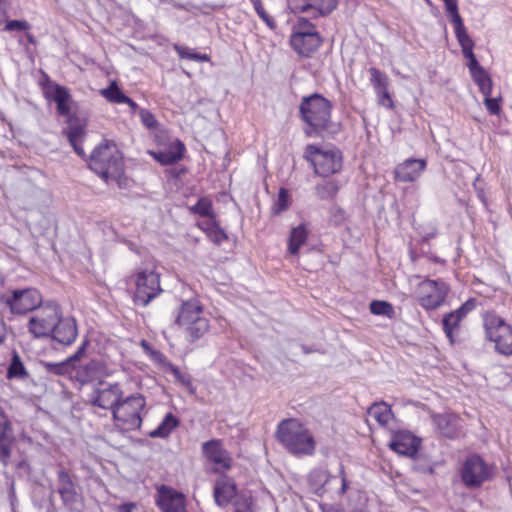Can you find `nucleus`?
<instances>
[{"label": "nucleus", "instance_id": "1", "mask_svg": "<svg viewBox=\"0 0 512 512\" xmlns=\"http://www.w3.org/2000/svg\"><path fill=\"white\" fill-rule=\"evenodd\" d=\"M39 84L44 98L48 102H54L56 104L58 115L66 117V123L68 125L62 129V134L67 137L74 152L79 157L84 158L86 154L82 142L86 135V130L83 125L74 123L76 117L71 113V103L73 99L69 89L56 82H52L46 73H44V77Z\"/></svg>", "mask_w": 512, "mask_h": 512}, {"label": "nucleus", "instance_id": "2", "mask_svg": "<svg viewBox=\"0 0 512 512\" xmlns=\"http://www.w3.org/2000/svg\"><path fill=\"white\" fill-rule=\"evenodd\" d=\"M298 108L306 137H324V133L336 134L339 131V124L331 119L333 104L322 94L316 92L302 97Z\"/></svg>", "mask_w": 512, "mask_h": 512}, {"label": "nucleus", "instance_id": "3", "mask_svg": "<svg viewBox=\"0 0 512 512\" xmlns=\"http://www.w3.org/2000/svg\"><path fill=\"white\" fill-rule=\"evenodd\" d=\"M279 443L293 456L301 458L314 455L316 440L311 431L298 419L282 420L276 430Z\"/></svg>", "mask_w": 512, "mask_h": 512}, {"label": "nucleus", "instance_id": "4", "mask_svg": "<svg viewBox=\"0 0 512 512\" xmlns=\"http://www.w3.org/2000/svg\"><path fill=\"white\" fill-rule=\"evenodd\" d=\"M89 167L106 182L109 180L119 182L124 174L122 153L116 145H111L105 141L97 145L90 154Z\"/></svg>", "mask_w": 512, "mask_h": 512}, {"label": "nucleus", "instance_id": "5", "mask_svg": "<svg viewBox=\"0 0 512 512\" xmlns=\"http://www.w3.org/2000/svg\"><path fill=\"white\" fill-rule=\"evenodd\" d=\"M175 324L185 327L186 339L191 343L203 337L209 330V321L203 315V306L196 299L182 302Z\"/></svg>", "mask_w": 512, "mask_h": 512}, {"label": "nucleus", "instance_id": "6", "mask_svg": "<svg viewBox=\"0 0 512 512\" xmlns=\"http://www.w3.org/2000/svg\"><path fill=\"white\" fill-rule=\"evenodd\" d=\"M485 340L495 344V350L509 356L512 354V327L494 311L482 313Z\"/></svg>", "mask_w": 512, "mask_h": 512}, {"label": "nucleus", "instance_id": "7", "mask_svg": "<svg viewBox=\"0 0 512 512\" xmlns=\"http://www.w3.org/2000/svg\"><path fill=\"white\" fill-rule=\"evenodd\" d=\"M303 157L314 167L315 174L323 178L339 172L342 168V152L337 148L324 149L308 144Z\"/></svg>", "mask_w": 512, "mask_h": 512}, {"label": "nucleus", "instance_id": "8", "mask_svg": "<svg viewBox=\"0 0 512 512\" xmlns=\"http://www.w3.org/2000/svg\"><path fill=\"white\" fill-rule=\"evenodd\" d=\"M459 476L468 489H477L494 476L493 465L488 464L479 454H471L465 458Z\"/></svg>", "mask_w": 512, "mask_h": 512}, {"label": "nucleus", "instance_id": "9", "mask_svg": "<svg viewBox=\"0 0 512 512\" xmlns=\"http://www.w3.org/2000/svg\"><path fill=\"white\" fill-rule=\"evenodd\" d=\"M145 406L146 399L140 393L132 394L126 398L122 397L113 411V419L122 423L127 430H139L143 422L141 413Z\"/></svg>", "mask_w": 512, "mask_h": 512}, {"label": "nucleus", "instance_id": "10", "mask_svg": "<svg viewBox=\"0 0 512 512\" xmlns=\"http://www.w3.org/2000/svg\"><path fill=\"white\" fill-rule=\"evenodd\" d=\"M61 315V307L56 301L42 302L37 313L29 319V332L37 338L51 336Z\"/></svg>", "mask_w": 512, "mask_h": 512}, {"label": "nucleus", "instance_id": "11", "mask_svg": "<svg viewBox=\"0 0 512 512\" xmlns=\"http://www.w3.org/2000/svg\"><path fill=\"white\" fill-rule=\"evenodd\" d=\"M450 286L442 279H424L418 286V304L426 311L445 304Z\"/></svg>", "mask_w": 512, "mask_h": 512}, {"label": "nucleus", "instance_id": "12", "mask_svg": "<svg viewBox=\"0 0 512 512\" xmlns=\"http://www.w3.org/2000/svg\"><path fill=\"white\" fill-rule=\"evenodd\" d=\"M478 306V300L474 297L467 299L457 309L447 312L441 319V327L450 345L458 343L462 323L469 313Z\"/></svg>", "mask_w": 512, "mask_h": 512}, {"label": "nucleus", "instance_id": "13", "mask_svg": "<svg viewBox=\"0 0 512 512\" xmlns=\"http://www.w3.org/2000/svg\"><path fill=\"white\" fill-rule=\"evenodd\" d=\"M0 302L9 308L12 314H26L39 308L42 296L36 288L14 289L3 295Z\"/></svg>", "mask_w": 512, "mask_h": 512}, {"label": "nucleus", "instance_id": "14", "mask_svg": "<svg viewBox=\"0 0 512 512\" xmlns=\"http://www.w3.org/2000/svg\"><path fill=\"white\" fill-rule=\"evenodd\" d=\"M334 482H339L340 486L336 490L338 496L345 494L348 488V481L345 477L344 466H339V477L331 475L323 468H314L308 474V484L313 493L322 496L328 490L332 489Z\"/></svg>", "mask_w": 512, "mask_h": 512}, {"label": "nucleus", "instance_id": "15", "mask_svg": "<svg viewBox=\"0 0 512 512\" xmlns=\"http://www.w3.org/2000/svg\"><path fill=\"white\" fill-rule=\"evenodd\" d=\"M135 305L147 306L162 291L160 275L153 270H141L136 276Z\"/></svg>", "mask_w": 512, "mask_h": 512}, {"label": "nucleus", "instance_id": "16", "mask_svg": "<svg viewBox=\"0 0 512 512\" xmlns=\"http://www.w3.org/2000/svg\"><path fill=\"white\" fill-rule=\"evenodd\" d=\"M122 397L123 391L119 383H107L99 380L89 395L88 401L92 406L109 409L113 413Z\"/></svg>", "mask_w": 512, "mask_h": 512}, {"label": "nucleus", "instance_id": "17", "mask_svg": "<svg viewBox=\"0 0 512 512\" xmlns=\"http://www.w3.org/2000/svg\"><path fill=\"white\" fill-rule=\"evenodd\" d=\"M57 492L65 508L73 510L81 499L80 487L77 484L76 476L59 466L57 470Z\"/></svg>", "mask_w": 512, "mask_h": 512}, {"label": "nucleus", "instance_id": "18", "mask_svg": "<svg viewBox=\"0 0 512 512\" xmlns=\"http://www.w3.org/2000/svg\"><path fill=\"white\" fill-rule=\"evenodd\" d=\"M201 450L205 459L213 464V472L219 473L231 469L233 459L230 453L224 448L221 439H211L203 442Z\"/></svg>", "mask_w": 512, "mask_h": 512}, {"label": "nucleus", "instance_id": "19", "mask_svg": "<svg viewBox=\"0 0 512 512\" xmlns=\"http://www.w3.org/2000/svg\"><path fill=\"white\" fill-rule=\"evenodd\" d=\"M322 43L318 32L293 31L290 36V45L300 57H311Z\"/></svg>", "mask_w": 512, "mask_h": 512}, {"label": "nucleus", "instance_id": "20", "mask_svg": "<svg viewBox=\"0 0 512 512\" xmlns=\"http://www.w3.org/2000/svg\"><path fill=\"white\" fill-rule=\"evenodd\" d=\"M420 439L409 431L399 430L392 434L389 448L399 455L415 457L420 447Z\"/></svg>", "mask_w": 512, "mask_h": 512}, {"label": "nucleus", "instance_id": "21", "mask_svg": "<svg viewBox=\"0 0 512 512\" xmlns=\"http://www.w3.org/2000/svg\"><path fill=\"white\" fill-rule=\"evenodd\" d=\"M156 506L162 512H187L184 495L165 485L158 490Z\"/></svg>", "mask_w": 512, "mask_h": 512}, {"label": "nucleus", "instance_id": "22", "mask_svg": "<svg viewBox=\"0 0 512 512\" xmlns=\"http://www.w3.org/2000/svg\"><path fill=\"white\" fill-rule=\"evenodd\" d=\"M106 370V364L102 360L94 358L83 365L76 364L73 377L81 385H86L104 377Z\"/></svg>", "mask_w": 512, "mask_h": 512}, {"label": "nucleus", "instance_id": "23", "mask_svg": "<svg viewBox=\"0 0 512 512\" xmlns=\"http://www.w3.org/2000/svg\"><path fill=\"white\" fill-rule=\"evenodd\" d=\"M427 161L419 158H409L399 163L394 170V179L397 182L410 183L417 180L426 169Z\"/></svg>", "mask_w": 512, "mask_h": 512}, {"label": "nucleus", "instance_id": "24", "mask_svg": "<svg viewBox=\"0 0 512 512\" xmlns=\"http://www.w3.org/2000/svg\"><path fill=\"white\" fill-rule=\"evenodd\" d=\"M369 73L371 76L370 81L377 96L378 103L387 109H392L394 107V103L391 94L388 91L389 83L387 76L375 67H371L369 69Z\"/></svg>", "mask_w": 512, "mask_h": 512}, {"label": "nucleus", "instance_id": "25", "mask_svg": "<svg viewBox=\"0 0 512 512\" xmlns=\"http://www.w3.org/2000/svg\"><path fill=\"white\" fill-rule=\"evenodd\" d=\"M77 335L76 320L72 317L63 318L62 316L51 333L53 340L66 346L71 345L76 340Z\"/></svg>", "mask_w": 512, "mask_h": 512}, {"label": "nucleus", "instance_id": "26", "mask_svg": "<svg viewBox=\"0 0 512 512\" xmlns=\"http://www.w3.org/2000/svg\"><path fill=\"white\" fill-rule=\"evenodd\" d=\"M185 152L184 143L176 139L167 149L149 153L161 165H173L183 159Z\"/></svg>", "mask_w": 512, "mask_h": 512}, {"label": "nucleus", "instance_id": "27", "mask_svg": "<svg viewBox=\"0 0 512 512\" xmlns=\"http://www.w3.org/2000/svg\"><path fill=\"white\" fill-rule=\"evenodd\" d=\"M237 493L236 483L229 477H221L216 480L213 496L218 506H225L230 503Z\"/></svg>", "mask_w": 512, "mask_h": 512}, {"label": "nucleus", "instance_id": "28", "mask_svg": "<svg viewBox=\"0 0 512 512\" xmlns=\"http://www.w3.org/2000/svg\"><path fill=\"white\" fill-rule=\"evenodd\" d=\"M337 5L338 3L336 0H327L326 3H323L318 6L306 0L303 4H296L294 6V11L300 13H307L310 15L312 19H317L319 17H325L329 15L332 11L336 9Z\"/></svg>", "mask_w": 512, "mask_h": 512}, {"label": "nucleus", "instance_id": "29", "mask_svg": "<svg viewBox=\"0 0 512 512\" xmlns=\"http://www.w3.org/2000/svg\"><path fill=\"white\" fill-rule=\"evenodd\" d=\"M39 364L46 374L53 376L71 377L73 371L76 369V364L70 357H67L66 359L60 362H50L41 360Z\"/></svg>", "mask_w": 512, "mask_h": 512}, {"label": "nucleus", "instance_id": "30", "mask_svg": "<svg viewBox=\"0 0 512 512\" xmlns=\"http://www.w3.org/2000/svg\"><path fill=\"white\" fill-rule=\"evenodd\" d=\"M454 32L464 57L468 59L467 67L470 68L479 64V61L473 52L474 41L468 35L466 27L456 29Z\"/></svg>", "mask_w": 512, "mask_h": 512}, {"label": "nucleus", "instance_id": "31", "mask_svg": "<svg viewBox=\"0 0 512 512\" xmlns=\"http://www.w3.org/2000/svg\"><path fill=\"white\" fill-rule=\"evenodd\" d=\"M469 69L472 80L478 86L479 91L483 96L492 94L493 82L489 73L479 64L472 66Z\"/></svg>", "mask_w": 512, "mask_h": 512}, {"label": "nucleus", "instance_id": "32", "mask_svg": "<svg viewBox=\"0 0 512 512\" xmlns=\"http://www.w3.org/2000/svg\"><path fill=\"white\" fill-rule=\"evenodd\" d=\"M179 424V419L172 412H168L159 425L148 433V436L151 438H167Z\"/></svg>", "mask_w": 512, "mask_h": 512}, {"label": "nucleus", "instance_id": "33", "mask_svg": "<svg viewBox=\"0 0 512 512\" xmlns=\"http://www.w3.org/2000/svg\"><path fill=\"white\" fill-rule=\"evenodd\" d=\"M308 230L305 224L292 228L288 239V251L291 255L298 254L301 246L307 241Z\"/></svg>", "mask_w": 512, "mask_h": 512}, {"label": "nucleus", "instance_id": "34", "mask_svg": "<svg viewBox=\"0 0 512 512\" xmlns=\"http://www.w3.org/2000/svg\"><path fill=\"white\" fill-rule=\"evenodd\" d=\"M29 376L27 369L16 350H13L10 363L7 368L6 377L9 380H24Z\"/></svg>", "mask_w": 512, "mask_h": 512}, {"label": "nucleus", "instance_id": "35", "mask_svg": "<svg viewBox=\"0 0 512 512\" xmlns=\"http://www.w3.org/2000/svg\"><path fill=\"white\" fill-rule=\"evenodd\" d=\"M369 416L373 417L381 426H385L392 419L391 407L385 402H375L368 408Z\"/></svg>", "mask_w": 512, "mask_h": 512}, {"label": "nucleus", "instance_id": "36", "mask_svg": "<svg viewBox=\"0 0 512 512\" xmlns=\"http://www.w3.org/2000/svg\"><path fill=\"white\" fill-rule=\"evenodd\" d=\"M339 189V181L335 179L323 180L315 186V195L320 200H330L337 195Z\"/></svg>", "mask_w": 512, "mask_h": 512}, {"label": "nucleus", "instance_id": "37", "mask_svg": "<svg viewBox=\"0 0 512 512\" xmlns=\"http://www.w3.org/2000/svg\"><path fill=\"white\" fill-rule=\"evenodd\" d=\"M433 422L435 423L439 432L446 438H453L456 434V429L453 424V418L449 414H436L433 416Z\"/></svg>", "mask_w": 512, "mask_h": 512}, {"label": "nucleus", "instance_id": "38", "mask_svg": "<svg viewBox=\"0 0 512 512\" xmlns=\"http://www.w3.org/2000/svg\"><path fill=\"white\" fill-rule=\"evenodd\" d=\"M190 212L200 217L214 218L212 200L208 197H201L197 202L189 208Z\"/></svg>", "mask_w": 512, "mask_h": 512}, {"label": "nucleus", "instance_id": "39", "mask_svg": "<svg viewBox=\"0 0 512 512\" xmlns=\"http://www.w3.org/2000/svg\"><path fill=\"white\" fill-rule=\"evenodd\" d=\"M446 13L454 30L465 27L463 19L459 13L458 0H443Z\"/></svg>", "mask_w": 512, "mask_h": 512}, {"label": "nucleus", "instance_id": "40", "mask_svg": "<svg viewBox=\"0 0 512 512\" xmlns=\"http://www.w3.org/2000/svg\"><path fill=\"white\" fill-rule=\"evenodd\" d=\"M369 309L373 315L385 316L389 319H393L395 315L393 305L384 300L371 301L369 304Z\"/></svg>", "mask_w": 512, "mask_h": 512}, {"label": "nucleus", "instance_id": "41", "mask_svg": "<svg viewBox=\"0 0 512 512\" xmlns=\"http://www.w3.org/2000/svg\"><path fill=\"white\" fill-rule=\"evenodd\" d=\"M101 94L107 101L116 104H122L126 96L116 81H112L108 87L102 89Z\"/></svg>", "mask_w": 512, "mask_h": 512}, {"label": "nucleus", "instance_id": "42", "mask_svg": "<svg viewBox=\"0 0 512 512\" xmlns=\"http://www.w3.org/2000/svg\"><path fill=\"white\" fill-rule=\"evenodd\" d=\"M290 195H289V192L286 188H280L279 189V192H278V195H277V200L275 201L273 207H272V212L274 215H279L281 214L283 211L287 210L290 206Z\"/></svg>", "mask_w": 512, "mask_h": 512}, {"label": "nucleus", "instance_id": "43", "mask_svg": "<svg viewBox=\"0 0 512 512\" xmlns=\"http://www.w3.org/2000/svg\"><path fill=\"white\" fill-rule=\"evenodd\" d=\"M250 2L252 3L253 5V8L256 12V14L259 16V18L265 22V24L270 28V29H275L276 28V22L275 20L266 12V10L264 9V5L262 3L261 0H250Z\"/></svg>", "mask_w": 512, "mask_h": 512}, {"label": "nucleus", "instance_id": "44", "mask_svg": "<svg viewBox=\"0 0 512 512\" xmlns=\"http://www.w3.org/2000/svg\"><path fill=\"white\" fill-rule=\"evenodd\" d=\"M5 24L2 28L5 32H23L28 31L31 27L28 21L23 19L4 20Z\"/></svg>", "mask_w": 512, "mask_h": 512}, {"label": "nucleus", "instance_id": "45", "mask_svg": "<svg viewBox=\"0 0 512 512\" xmlns=\"http://www.w3.org/2000/svg\"><path fill=\"white\" fill-rule=\"evenodd\" d=\"M472 187H473L476 197L479 199V201L483 204V206L485 208H488L489 204H488V199H487L486 193H485V182L481 178L480 175H478L474 179V181L472 183Z\"/></svg>", "mask_w": 512, "mask_h": 512}, {"label": "nucleus", "instance_id": "46", "mask_svg": "<svg viewBox=\"0 0 512 512\" xmlns=\"http://www.w3.org/2000/svg\"><path fill=\"white\" fill-rule=\"evenodd\" d=\"M12 434V425L4 413L2 408H0V442H4L9 438Z\"/></svg>", "mask_w": 512, "mask_h": 512}, {"label": "nucleus", "instance_id": "47", "mask_svg": "<svg viewBox=\"0 0 512 512\" xmlns=\"http://www.w3.org/2000/svg\"><path fill=\"white\" fill-rule=\"evenodd\" d=\"M501 97H491V94L484 96V105L491 115H498L501 112Z\"/></svg>", "mask_w": 512, "mask_h": 512}, {"label": "nucleus", "instance_id": "48", "mask_svg": "<svg viewBox=\"0 0 512 512\" xmlns=\"http://www.w3.org/2000/svg\"><path fill=\"white\" fill-rule=\"evenodd\" d=\"M141 123L148 129H155L158 126V121L155 115L148 109H139Z\"/></svg>", "mask_w": 512, "mask_h": 512}, {"label": "nucleus", "instance_id": "49", "mask_svg": "<svg viewBox=\"0 0 512 512\" xmlns=\"http://www.w3.org/2000/svg\"><path fill=\"white\" fill-rule=\"evenodd\" d=\"M207 237L216 245H220L228 240V235L223 228L220 227L219 223L213 228Z\"/></svg>", "mask_w": 512, "mask_h": 512}, {"label": "nucleus", "instance_id": "50", "mask_svg": "<svg viewBox=\"0 0 512 512\" xmlns=\"http://www.w3.org/2000/svg\"><path fill=\"white\" fill-rule=\"evenodd\" d=\"M414 470L420 473L434 474V466L424 457H417L414 461Z\"/></svg>", "mask_w": 512, "mask_h": 512}, {"label": "nucleus", "instance_id": "51", "mask_svg": "<svg viewBox=\"0 0 512 512\" xmlns=\"http://www.w3.org/2000/svg\"><path fill=\"white\" fill-rule=\"evenodd\" d=\"M89 346L90 340L88 338H84L81 344L78 346L77 350L69 357L74 361L75 364H78L87 353Z\"/></svg>", "mask_w": 512, "mask_h": 512}, {"label": "nucleus", "instance_id": "52", "mask_svg": "<svg viewBox=\"0 0 512 512\" xmlns=\"http://www.w3.org/2000/svg\"><path fill=\"white\" fill-rule=\"evenodd\" d=\"M89 346L90 340L88 338H84L81 344L78 346L77 350L69 357L74 361L75 364H78L87 353Z\"/></svg>", "mask_w": 512, "mask_h": 512}, {"label": "nucleus", "instance_id": "53", "mask_svg": "<svg viewBox=\"0 0 512 512\" xmlns=\"http://www.w3.org/2000/svg\"><path fill=\"white\" fill-rule=\"evenodd\" d=\"M293 31L317 32L315 25L305 17H299Z\"/></svg>", "mask_w": 512, "mask_h": 512}, {"label": "nucleus", "instance_id": "54", "mask_svg": "<svg viewBox=\"0 0 512 512\" xmlns=\"http://www.w3.org/2000/svg\"><path fill=\"white\" fill-rule=\"evenodd\" d=\"M173 48L180 58L188 59V60L194 59L195 52L192 49H190L189 47L183 46L180 44H175Z\"/></svg>", "mask_w": 512, "mask_h": 512}, {"label": "nucleus", "instance_id": "55", "mask_svg": "<svg viewBox=\"0 0 512 512\" xmlns=\"http://www.w3.org/2000/svg\"><path fill=\"white\" fill-rule=\"evenodd\" d=\"M150 356L155 363L159 364L165 370L168 367V364L171 363L168 358L159 350H151Z\"/></svg>", "mask_w": 512, "mask_h": 512}, {"label": "nucleus", "instance_id": "56", "mask_svg": "<svg viewBox=\"0 0 512 512\" xmlns=\"http://www.w3.org/2000/svg\"><path fill=\"white\" fill-rule=\"evenodd\" d=\"M11 446L8 444H5L3 442H0V462L3 465H7L9 458L11 456Z\"/></svg>", "mask_w": 512, "mask_h": 512}, {"label": "nucleus", "instance_id": "57", "mask_svg": "<svg viewBox=\"0 0 512 512\" xmlns=\"http://www.w3.org/2000/svg\"><path fill=\"white\" fill-rule=\"evenodd\" d=\"M217 224L218 221L216 220L215 216L214 218H208L207 221L203 222L202 224H199V227L206 233V235H208Z\"/></svg>", "mask_w": 512, "mask_h": 512}, {"label": "nucleus", "instance_id": "58", "mask_svg": "<svg viewBox=\"0 0 512 512\" xmlns=\"http://www.w3.org/2000/svg\"><path fill=\"white\" fill-rule=\"evenodd\" d=\"M122 104H127L133 114L139 115V109H142L132 98L128 97L127 95L125 96Z\"/></svg>", "mask_w": 512, "mask_h": 512}, {"label": "nucleus", "instance_id": "59", "mask_svg": "<svg viewBox=\"0 0 512 512\" xmlns=\"http://www.w3.org/2000/svg\"><path fill=\"white\" fill-rule=\"evenodd\" d=\"M136 508V503L134 502H125L118 506L117 512H133Z\"/></svg>", "mask_w": 512, "mask_h": 512}, {"label": "nucleus", "instance_id": "60", "mask_svg": "<svg viewBox=\"0 0 512 512\" xmlns=\"http://www.w3.org/2000/svg\"><path fill=\"white\" fill-rule=\"evenodd\" d=\"M166 371L171 372L176 379H178L180 381L182 380V373H181L180 369L176 365H174L172 362L170 364H168Z\"/></svg>", "mask_w": 512, "mask_h": 512}, {"label": "nucleus", "instance_id": "61", "mask_svg": "<svg viewBox=\"0 0 512 512\" xmlns=\"http://www.w3.org/2000/svg\"><path fill=\"white\" fill-rule=\"evenodd\" d=\"M208 60H209V56L207 54H201V53H197V52L194 53L193 61L206 62Z\"/></svg>", "mask_w": 512, "mask_h": 512}, {"label": "nucleus", "instance_id": "62", "mask_svg": "<svg viewBox=\"0 0 512 512\" xmlns=\"http://www.w3.org/2000/svg\"><path fill=\"white\" fill-rule=\"evenodd\" d=\"M6 338V327L2 319H0V343L4 342Z\"/></svg>", "mask_w": 512, "mask_h": 512}, {"label": "nucleus", "instance_id": "63", "mask_svg": "<svg viewBox=\"0 0 512 512\" xmlns=\"http://www.w3.org/2000/svg\"><path fill=\"white\" fill-rule=\"evenodd\" d=\"M335 512H367L364 507H355L351 510H345L343 508L337 509Z\"/></svg>", "mask_w": 512, "mask_h": 512}, {"label": "nucleus", "instance_id": "64", "mask_svg": "<svg viewBox=\"0 0 512 512\" xmlns=\"http://www.w3.org/2000/svg\"><path fill=\"white\" fill-rule=\"evenodd\" d=\"M141 346L143 347L145 352L151 354V350H153V349L151 348L150 344L146 340H142Z\"/></svg>", "mask_w": 512, "mask_h": 512}]
</instances>
